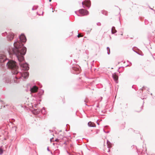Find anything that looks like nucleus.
Segmentation results:
<instances>
[{
    "instance_id": "1",
    "label": "nucleus",
    "mask_w": 155,
    "mask_h": 155,
    "mask_svg": "<svg viewBox=\"0 0 155 155\" xmlns=\"http://www.w3.org/2000/svg\"><path fill=\"white\" fill-rule=\"evenodd\" d=\"M14 45L15 46L16 48L12 49L10 51H9V54L11 57V55L12 54H15L17 58L19 61V64L20 65L21 69L24 70H28L29 68L28 64L26 63H22L24 60V56L25 54L26 51V48L24 47L22 48V51L20 52L18 48L20 47L17 46V44L15 43H14Z\"/></svg>"
},
{
    "instance_id": "2",
    "label": "nucleus",
    "mask_w": 155,
    "mask_h": 155,
    "mask_svg": "<svg viewBox=\"0 0 155 155\" xmlns=\"http://www.w3.org/2000/svg\"><path fill=\"white\" fill-rule=\"evenodd\" d=\"M8 67L11 69L12 73L16 75L15 79L16 81L14 80L15 82L18 83L19 81L17 79L20 78L21 77H24V78H27L29 75V74L28 72H25L23 74L18 71V66H17L16 62L13 61H10L7 64Z\"/></svg>"
},
{
    "instance_id": "3",
    "label": "nucleus",
    "mask_w": 155,
    "mask_h": 155,
    "mask_svg": "<svg viewBox=\"0 0 155 155\" xmlns=\"http://www.w3.org/2000/svg\"><path fill=\"white\" fill-rule=\"evenodd\" d=\"M20 41H18L16 42H14V43H16L17 44L18 46L20 47L19 48H18V50H19V51L20 52H22V48L24 47H22L23 46V45L21 42V41L23 42H25L26 41V38L24 35L22 34L20 35ZM14 48H9L8 51V53H9V51H10L12 49H14L16 48L15 46L14 45Z\"/></svg>"
},
{
    "instance_id": "4",
    "label": "nucleus",
    "mask_w": 155,
    "mask_h": 155,
    "mask_svg": "<svg viewBox=\"0 0 155 155\" xmlns=\"http://www.w3.org/2000/svg\"><path fill=\"white\" fill-rule=\"evenodd\" d=\"M7 59L5 56L3 54H0V63L4 62Z\"/></svg>"
},
{
    "instance_id": "5",
    "label": "nucleus",
    "mask_w": 155,
    "mask_h": 155,
    "mask_svg": "<svg viewBox=\"0 0 155 155\" xmlns=\"http://www.w3.org/2000/svg\"><path fill=\"white\" fill-rule=\"evenodd\" d=\"M79 12L81 15H87L88 14V12L87 11L83 9L80 10Z\"/></svg>"
},
{
    "instance_id": "6",
    "label": "nucleus",
    "mask_w": 155,
    "mask_h": 155,
    "mask_svg": "<svg viewBox=\"0 0 155 155\" xmlns=\"http://www.w3.org/2000/svg\"><path fill=\"white\" fill-rule=\"evenodd\" d=\"M82 4L83 5H85L88 8L90 7L91 5L90 2L89 0H86L82 2Z\"/></svg>"
},
{
    "instance_id": "7",
    "label": "nucleus",
    "mask_w": 155,
    "mask_h": 155,
    "mask_svg": "<svg viewBox=\"0 0 155 155\" xmlns=\"http://www.w3.org/2000/svg\"><path fill=\"white\" fill-rule=\"evenodd\" d=\"M14 37V34L12 33H11L8 35L7 38L8 40L11 41L13 39Z\"/></svg>"
},
{
    "instance_id": "8",
    "label": "nucleus",
    "mask_w": 155,
    "mask_h": 155,
    "mask_svg": "<svg viewBox=\"0 0 155 155\" xmlns=\"http://www.w3.org/2000/svg\"><path fill=\"white\" fill-rule=\"evenodd\" d=\"M38 89V87L36 86H34L31 89V92L32 93L35 92L37 91Z\"/></svg>"
},
{
    "instance_id": "9",
    "label": "nucleus",
    "mask_w": 155,
    "mask_h": 155,
    "mask_svg": "<svg viewBox=\"0 0 155 155\" xmlns=\"http://www.w3.org/2000/svg\"><path fill=\"white\" fill-rule=\"evenodd\" d=\"M112 77L115 81L116 83L117 82V81L118 79V77L116 74L115 73L113 74L112 75Z\"/></svg>"
},
{
    "instance_id": "10",
    "label": "nucleus",
    "mask_w": 155,
    "mask_h": 155,
    "mask_svg": "<svg viewBox=\"0 0 155 155\" xmlns=\"http://www.w3.org/2000/svg\"><path fill=\"white\" fill-rule=\"evenodd\" d=\"M88 125L90 127H95V125L93 123L91 122H89L88 123Z\"/></svg>"
},
{
    "instance_id": "11",
    "label": "nucleus",
    "mask_w": 155,
    "mask_h": 155,
    "mask_svg": "<svg viewBox=\"0 0 155 155\" xmlns=\"http://www.w3.org/2000/svg\"><path fill=\"white\" fill-rule=\"evenodd\" d=\"M111 31L112 34H114L117 31L115 30V28L114 27H112L111 29Z\"/></svg>"
},
{
    "instance_id": "12",
    "label": "nucleus",
    "mask_w": 155,
    "mask_h": 155,
    "mask_svg": "<svg viewBox=\"0 0 155 155\" xmlns=\"http://www.w3.org/2000/svg\"><path fill=\"white\" fill-rule=\"evenodd\" d=\"M107 144L108 148H110L111 147V143L110 142L108 141H107Z\"/></svg>"
},
{
    "instance_id": "13",
    "label": "nucleus",
    "mask_w": 155,
    "mask_h": 155,
    "mask_svg": "<svg viewBox=\"0 0 155 155\" xmlns=\"http://www.w3.org/2000/svg\"><path fill=\"white\" fill-rule=\"evenodd\" d=\"M107 50H108L109 49V52H108V51L107 52V54H110V49L109 48H108V47H107Z\"/></svg>"
},
{
    "instance_id": "14",
    "label": "nucleus",
    "mask_w": 155,
    "mask_h": 155,
    "mask_svg": "<svg viewBox=\"0 0 155 155\" xmlns=\"http://www.w3.org/2000/svg\"><path fill=\"white\" fill-rule=\"evenodd\" d=\"M3 150L2 149H0V154H2L3 153Z\"/></svg>"
},
{
    "instance_id": "15",
    "label": "nucleus",
    "mask_w": 155,
    "mask_h": 155,
    "mask_svg": "<svg viewBox=\"0 0 155 155\" xmlns=\"http://www.w3.org/2000/svg\"><path fill=\"white\" fill-rule=\"evenodd\" d=\"M82 36L81 34H78V38H79V37H81Z\"/></svg>"
},
{
    "instance_id": "16",
    "label": "nucleus",
    "mask_w": 155,
    "mask_h": 155,
    "mask_svg": "<svg viewBox=\"0 0 155 155\" xmlns=\"http://www.w3.org/2000/svg\"><path fill=\"white\" fill-rule=\"evenodd\" d=\"M97 25H100V23H98L97 24Z\"/></svg>"
},
{
    "instance_id": "17",
    "label": "nucleus",
    "mask_w": 155,
    "mask_h": 155,
    "mask_svg": "<svg viewBox=\"0 0 155 155\" xmlns=\"http://www.w3.org/2000/svg\"><path fill=\"white\" fill-rule=\"evenodd\" d=\"M58 139H56L55 140V141H58Z\"/></svg>"
},
{
    "instance_id": "18",
    "label": "nucleus",
    "mask_w": 155,
    "mask_h": 155,
    "mask_svg": "<svg viewBox=\"0 0 155 155\" xmlns=\"http://www.w3.org/2000/svg\"><path fill=\"white\" fill-rule=\"evenodd\" d=\"M52 139H53V138H52V139H50V141H51H51H52Z\"/></svg>"
},
{
    "instance_id": "19",
    "label": "nucleus",
    "mask_w": 155,
    "mask_h": 155,
    "mask_svg": "<svg viewBox=\"0 0 155 155\" xmlns=\"http://www.w3.org/2000/svg\"><path fill=\"white\" fill-rule=\"evenodd\" d=\"M48 149V151L49 150V149H48H48Z\"/></svg>"
},
{
    "instance_id": "20",
    "label": "nucleus",
    "mask_w": 155,
    "mask_h": 155,
    "mask_svg": "<svg viewBox=\"0 0 155 155\" xmlns=\"http://www.w3.org/2000/svg\"><path fill=\"white\" fill-rule=\"evenodd\" d=\"M51 0H49V1H50V2H51Z\"/></svg>"
}]
</instances>
